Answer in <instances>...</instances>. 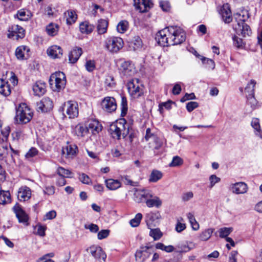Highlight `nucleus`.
Here are the masks:
<instances>
[{"mask_svg":"<svg viewBox=\"0 0 262 262\" xmlns=\"http://www.w3.org/2000/svg\"><path fill=\"white\" fill-rule=\"evenodd\" d=\"M155 39L161 46L180 45L185 41L186 34L180 27L169 26L159 31Z\"/></svg>","mask_w":262,"mask_h":262,"instance_id":"f257e3e1","label":"nucleus"},{"mask_svg":"<svg viewBox=\"0 0 262 262\" xmlns=\"http://www.w3.org/2000/svg\"><path fill=\"white\" fill-rule=\"evenodd\" d=\"M33 115L32 111L28 106L25 103H21L16 108L15 123L20 124H26L31 121Z\"/></svg>","mask_w":262,"mask_h":262,"instance_id":"f03ea898","label":"nucleus"},{"mask_svg":"<svg viewBox=\"0 0 262 262\" xmlns=\"http://www.w3.org/2000/svg\"><path fill=\"white\" fill-rule=\"evenodd\" d=\"M126 121H122L112 123L110 127L109 132L114 139H120L122 135L125 138L128 133V127L126 130Z\"/></svg>","mask_w":262,"mask_h":262,"instance_id":"7ed1b4c3","label":"nucleus"},{"mask_svg":"<svg viewBox=\"0 0 262 262\" xmlns=\"http://www.w3.org/2000/svg\"><path fill=\"white\" fill-rule=\"evenodd\" d=\"M234 18L237 21V24L234 27L236 33L241 34L243 37L250 36L251 34V30L250 27L245 23L246 18L244 15L237 13L234 15Z\"/></svg>","mask_w":262,"mask_h":262,"instance_id":"20e7f679","label":"nucleus"},{"mask_svg":"<svg viewBox=\"0 0 262 262\" xmlns=\"http://www.w3.org/2000/svg\"><path fill=\"white\" fill-rule=\"evenodd\" d=\"M55 83V91L59 92L61 90L65 88L66 84V77L65 74L62 72H56L51 75L49 79L50 85Z\"/></svg>","mask_w":262,"mask_h":262,"instance_id":"39448f33","label":"nucleus"},{"mask_svg":"<svg viewBox=\"0 0 262 262\" xmlns=\"http://www.w3.org/2000/svg\"><path fill=\"white\" fill-rule=\"evenodd\" d=\"M123 39L118 37H108L105 41V48L112 53H117L123 47Z\"/></svg>","mask_w":262,"mask_h":262,"instance_id":"423d86ee","label":"nucleus"},{"mask_svg":"<svg viewBox=\"0 0 262 262\" xmlns=\"http://www.w3.org/2000/svg\"><path fill=\"white\" fill-rule=\"evenodd\" d=\"M66 108V112L70 118H74L78 116L79 109L78 103L74 101H68L64 103L63 106L59 108V111H63Z\"/></svg>","mask_w":262,"mask_h":262,"instance_id":"0eeeda50","label":"nucleus"},{"mask_svg":"<svg viewBox=\"0 0 262 262\" xmlns=\"http://www.w3.org/2000/svg\"><path fill=\"white\" fill-rule=\"evenodd\" d=\"M101 106L105 112L112 113L117 109V103L116 100L112 97H105L101 101Z\"/></svg>","mask_w":262,"mask_h":262,"instance_id":"6e6552de","label":"nucleus"},{"mask_svg":"<svg viewBox=\"0 0 262 262\" xmlns=\"http://www.w3.org/2000/svg\"><path fill=\"white\" fill-rule=\"evenodd\" d=\"M119 70L122 76L126 77L132 76L135 73L134 65L130 61L122 62Z\"/></svg>","mask_w":262,"mask_h":262,"instance_id":"1a4fd4ad","label":"nucleus"},{"mask_svg":"<svg viewBox=\"0 0 262 262\" xmlns=\"http://www.w3.org/2000/svg\"><path fill=\"white\" fill-rule=\"evenodd\" d=\"M53 107L52 101L49 97L43 98L37 103V111L42 113L50 112Z\"/></svg>","mask_w":262,"mask_h":262,"instance_id":"9d476101","label":"nucleus"},{"mask_svg":"<svg viewBox=\"0 0 262 262\" xmlns=\"http://www.w3.org/2000/svg\"><path fill=\"white\" fill-rule=\"evenodd\" d=\"M134 5L136 10L144 13L152 7L153 3L151 0H134Z\"/></svg>","mask_w":262,"mask_h":262,"instance_id":"9b49d317","label":"nucleus"},{"mask_svg":"<svg viewBox=\"0 0 262 262\" xmlns=\"http://www.w3.org/2000/svg\"><path fill=\"white\" fill-rule=\"evenodd\" d=\"M13 210L19 223L26 224L28 222L29 217L19 204L16 203L13 206Z\"/></svg>","mask_w":262,"mask_h":262,"instance_id":"f8f14e48","label":"nucleus"},{"mask_svg":"<svg viewBox=\"0 0 262 262\" xmlns=\"http://www.w3.org/2000/svg\"><path fill=\"white\" fill-rule=\"evenodd\" d=\"M152 246H142L140 247L141 250H137L135 254V259L137 262H144L145 260L149 256L150 253L147 251L151 249Z\"/></svg>","mask_w":262,"mask_h":262,"instance_id":"ddd939ff","label":"nucleus"},{"mask_svg":"<svg viewBox=\"0 0 262 262\" xmlns=\"http://www.w3.org/2000/svg\"><path fill=\"white\" fill-rule=\"evenodd\" d=\"M85 124L90 133L94 135L98 134L102 129V125L96 119H90Z\"/></svg>","mask_w":262,"mask_h":262,"instance_id":"4468645a","label":"nucleus"},{"mask_svg":"<svg viewBox=\"0 0 262 262\" xmlns=\"http://www.w3.org/2000/svg\"><path fill=\"white\" fill-rule=\"evenodd\" d=\"M9 33L8 34L9 38H12L16 36V38H23L25 35V30L18 25H14L11 27V31L9 30Z\"/></svg>","mask_w":262,"mask_h":262,"instance_id":"2eb2a0df","label":"nucleus"},{"mask_svg":"<svg viewBox=\"0 0 262 262\" xmlns=\"http://www.w3.org/2000/svg\"><path fill=\"white\" fill-rule=\"evenodd\" d=\"M88 251L96 259L105 260L106 259V255L99 246H92L88 249Z\"/></svg>","mask_w":262,"mask_h":262,"instance_id":"dca6fc26","label":"nucleus"},{"mask_svg":"<svg viewBox=\"0 0 262 262\" xmlns=\"http://www.w3.org/2000/svg\"><path fill=\"white\" fill-rule=\"evenodd\" d=\"M161 218V215L159 211L155 212H150L145 216V222L148 229L156 227L155 222Z\"/></svg>","mask_w":262,"mask_h":262,"instance_id":"f3484780","label":"nucleus"},{"mask_svg":"<svg viewBox=\"0 0 262 262\" xmlns=\"http://www.w3.org/2000/svg\"><path fill=\"white\" fill-rule=\"evenodd\" d=\"M47 52L48 56L53 59L60 58L63 54L62 48L57 45H53L49 47Z\"/></svg>","mask_w":262,"mask_h":262,"instance_id":"a211bd4d","label":"nucleus"},{"mask_svg":"<svg viewBox=\"0 0 262 262\" xmlns=\"http://www.w3.org/2000/svg\"><path fill=\"white\" fill-rule=\"evenodd\" d=\"M221 13L223 21L229 24L232 20L231 11L228 4H224L221 9Z\"/></svg>","mask_w":262,"mask_h":262,"instance_id":"6ab92c4d","label":"nucleus"},{"mask_svg":"<svg viewBox=\"0 0 262 262\" xmlns=\"http://www.w3.org/2000/svg\"><path fill=\"white\" fill-rule=\"evenodd\" d=\"M31 195V189L26 186L21 187L18 191L17 198L20 201H25L29 200Z\"/></svg>","mask_w":262,"mask_h":262,"instance_id":"aec40b11","label":"nucleus"},{"mask_svg":"<svg viewBox=\"0 0 262 262\" xmlns=\"http://www.w3.org/2000/svg\"><path fill=\"white\" fill-rule=\"evenodd\" d=\"M33 91L34 95L41 96L46 92V83L42 81H37L33 86Z\"/></svg>","mask_w":262,"mask_h":262,"instance_id":"412c9836","label":"nucleus"},{"mask_svg":"<svg viewBox=\"0 0 262 262\" xmlns=\"http://www.w3.org/2000/svg\"><path fill=\"white\" fill-rule=\"evenodd\" d=\"M82 54V50L81 48L76 47L73 49L69 55V60L70 63H74L79 58Z\"/></svg>","mask_w":262,"mask_h":262,"instance_id":"4be33fe9","label":"nucleus"},{"mask_svg":"<svg viewBox=\"0 0 262 262\" xmlns=\"http://www.w3.org/2000/svg\"><path fill=\"white\" fill-rule=\"evenodd\" d=\"M232 191L236 194H243L247 191L248 187L244 182H237L233 185L231 187Z\"/></svg>","mask_w":262,"mask_h":262,"instance_id":"5701e85b","label":"nucleus"},{"mask_svg":"<svg viewBox=\"0 0 262 262\" xmlns=\"http://www.w3.org/2000/svg\"><path fill=\"white\" fill-rule=\"evenodd\" d=\"M108 26V21L101 18L97 21L96 25L97 31L100 35L106 33Z\"/></svg>","mask_w":262,"mask_h":262,"instance_id":"b1692460","label":"nucleus"},{"mask_svg":"<svg viewBox=\"0 0 262 262\" xmlns=\"http://www.w3.org/2000/svg\"><path fill=\"white\" fill-rule=\"evenodd\" d=\"M145 203L146 206L149 208L155 207L157 208H159L161 206L162 202L158 196H155L153 194V197L146 200Z\"/></svg>","mask_w":262,"mask_h":262,"instance_id":"393cba45","label":"nucleus"},{"mask_svg":"<svg viewBox=\"0 0 262 262\" xmlns=\"http://www.w3.org/2000/svg\"><path fill=\"white\" fill-rule=\"evenodd\" d=\"M66 18L67 24L71 25L75 23L77 19V15L74 10H69L64 13Z\"/></svg>","mask_w":262,"mask_h":262,"instance_id":"a878e982","label":"nucleus"},{"mask_svg":"<svg viewBox=\"0 0 262 262\" xmlns=\"http://www.w3.org/2000/svg\"><path fill=\"white\" fill-rule=\"evenodd\" d=\"M251 125L254 130L255 135L262 139V130L261 129L259 119L257 118H252Z\"/></svg>","mask_w":262,"mask_h":262,"instance_id":"bb28decb","label":"nucleus"},{"mask_svg":"<svg viewBox=\"0 0 262 262\" xmlns=\"http://www.w3.org/2000/svg\"><path fill=\"white\" fill-rule=\"evenodd\" d=\"M105 183L106 187L111 190H115L121 186V183L119 180L113 179L105 180Z\"/></svg>","mask_w":262,"mask_h":262,"instance_id":"cd10ccee","label":"nucleus"},{"mask_svg":"<svg viewBox=\"0 0 262 262\" xmlns=\"http://www.w3.org/2000/svg\"><path fill=\"white\" fill-rule=\"evenodd\" d=\"M0 94L5 97L8 96L11 94L10 85L4 80L0 79Z\"/></svg>","mask_w":262,"mask_h":262,"instance_id":"c85d7f7f","label":"nucleus"},{"mask_svg":"<svg viewBox=\"0 0 262 262\" xmlns=\"http://www.w3.org/2000/svg\"><path fill=\"white\" fill-rule=\"evenodd\" d=\"M75 132L77 136L79 137H84L90 133L86 124L84 125L78 124L76 125L75 127Z\"/></svg>","mask_w":262,"mask_h":262,"instance_id":"c756f323","label":"nucleus"},{"mask_svg":"<svg viewBox=\"0 0 262 262\" xmlns=\"http://www.w3.org/2000/svg\"><path fill=\"white\" fill-rule=\"evenodd\" d=\"M67 152V155L69 157H73L75 156L78 152L77 146L75 144H70L67 145L66 148H63L62 151Z\"/></svg>","mask_w":262,"mask_h":262,"instance_id":"7c9ffc66","label":"nucleus"},{"mask_svg":"<svg viewBox=\"0 0 262 262\" xmlns=\"http://www.w3.org/2000/svg\"><path fill=\"white\" fill-rule=\"evenodd\" d=\"M16 15L21 21H28L32 16L30 11L25 9L18 10Z\"/></svg>","mask_w":262,"mask_h":262,"instance_id":"2f4dec72","label":"nucleus"},{"mask_svg":"<svg viewBox=\"0 0 262 262\" xmlns=\"http://www.w3.org/2000/svg\"><path fill=\"white\" fill-rule=\"evenodd\" d=\"M46 32L51 36L56 35L58 32L59 26L55 23H51L46 26Z\"/></svg>","mask_w":262,"mask_h":262,"instance_id":"473e14b6","label":"nucleus"},{"mask_svg":"<svg viewBox=\"0 0 262 262\" xmlns=\"http://www.w3.org/2000/svg\"><path fill=\"white\" fill-rule=\"evenodd\" d=\"M94 28V26L89 24L88 21L82 22L79 25V30L82 33L90 34Z\"/></svg>","mask_w":262,"mask_h":262,"instance_id":"72a5a7b5","label":"nucleus"},{"mask_svg":"<svg viewBox=\"0 0 262 262\" xmlns=\"http://www.w3.org/2000/svg\"><path fill=\"white\" fill-rule=\"evenodd\" d=\"M11 202V195L9 191H4L1 189L0 204L5 205Z\"/></svg>","mask_w":262,"mask_h":262,"instance_id":"f704fd0d","label":"nucleus"},{"mask_svg":"<svg viewBox=\"0 0 262 262\" xmlns=\"http://www.w3.org/2000/svg\"><path fill=\"white\" fill-rule=\"evenodd\" d=\"M29 51V49L25 46H21L17 47L15 50V56L19 60H24L25 59L24 52L25 51Z\"/></svg>","mask_w":262,"mask_h":262,"instance_id":"c9c22d12","label":"nucleus"},{"mask_svg":"<svg viewBox=\"0 0 262 262\" xmlns=\"http://www.w3.org/2000/svg\"><path fill=\"white\" fill-rule=\"evenodd\" d=\"M129 28V23L126 20H122L119 22L117 26V30L120 33H124Z\"/></svg>","mask_w":262,"mask_h":262,"instance_id":"e433bc0d","label":"nucleus"},{"mask_svg":"<svg viewBox=\"0 0 262 262\" xmlns=\"http://www.w3.org/2000/svg\"><path fill=\"white\" fill-rule=\"evenodd\" d=\"M121 97V116L123 117L126 116L127 110H128V106H127V101L126 98L122 95Z\"/></svg>","mask_w":262,"mask_h":262,"instance_id":"4c0bfd02","label":"nucleus"},{"mask_svg":"<svg viewBox=\"0 0 262 262\" xmlns=\"http://www.w3.org/2000/svg\"><path fill=\"white\" fill-rule=\"evenodd\" d=\"M162 177V173L161 171L157 170L152 171L149 179L150 182H156L160 180Z\"/></svg>","mask_w":262,"mask_h":262,"instance_id":"58836bf2","label":"nucleus"},{"mask_svg":"<svg viewBox=\"0 0 262 262\" xmlns=\"http://www.w3.org/2000/svg\"><path fill=\"white\" fill-rule=\"evenodd\" d=\"M134 200L138 203L143 202V193L141 189L134 188Z\"/></svg>","mask_w":262,"mask_h":262,"instance_id":"ea45409f","label":"nucleus"},{"mask_svg":"<svg viewBox=\"0 0 262 262\" xmlns=\"http://www.w3.org/2000/svg\"><path fill=\"white\" fill-rule=\"evenodd\" d=\"M256 82L254 80H251L245 88V91L248 93L247 96L254 95V88Z\"/></svg>","mask_w":262,"mask_h":262,"instance_id":"a19ab883","label":"nucleus"},{"mask_svg":"<svg viewBox=\"0 0 262 262\" xmlns=\"http://www.w3.org/2000/svg\"><path fill=\"white\" fill-rule=\"evenodd\" d=\"M129 94L133 98L137 99L143 95V90L140 86H137V88L132 90Z\"/></svg>","mask_w":262,"mask_h":262,"instance_id":"79ce46f5","label":"nucleus"},{"mask_svg":"<svg viewBox=\"0 0 262 262\" xmlns=\"http://www.w3.org/2000/svg\"><path fill=\"white\" fill-rule=\"evenodd\" d=\"M8 146L4 143L0 144V160H4L9 154Z\"/></svg>","mask_w":262,"mask_h":262,"instance_id":"37998d69","label":"nucleus"},{"mask_svg":"<svg viewBox=\"0 0 262 262\" xmlns=\"http://www.w3.org/2000/svg\"><path fill=\"white\" fill-rule=\"evenodd\" d=\"M149 235L153 237L154 240H159L162 236V233L159 228L152 229L151 228Z\"/></svg>","mask_w":262,"mask_h":262,"instance_id":"c03bdc74","label":"nucleus"},{"mask_svg":"<svg viewBox=\"0 0 262 262\" xmlns=\"http://www.w3.org/2000/svg\"><path fill=\"white\" fill-rule=\"evenodd\" d=\"M155 247L156 249H160L161 250L166 251L167 252H171L174 250V247L172 245L165 246L162 243H158L156 244Z\"/></svg>","mask_w":262,"mask_h":262,"instance_id":"a18cd8bd","label":"nucleus"},{"mask_svg":"<svg viewBox=\"0 0 262 262\" xmlns=\"http://www.w3.org/2000/svg\"><path fill=\"white\" fill-rule=\"evenodd\" d=\"M104 83L105 86L109 89L114 88L116 86L115 79L114 77L112 75H107L106 76Z\"/></svg>","mask_w":262,"mask_h":262,"instance_id":"49530a36","label":"nucleus"},{"mask_svg":"<svg viewBox=\"0 0 262 262\" xmlns=\"http://www.w3.org/2000/svg\"><path fill=\"white\" fill-rule=\"evenodd\" d=\"M214 229L209 228L203 231L200 234V238L202 241H207L211 236Z\"/></svg>","mask_w":262,"mask_h":262,"instance_id":"de8ad7c7","label":"nucleus"},{"mask_svg":"<svg viewBox=\"0 0 262 262\" xmlns=\"http://www.w3.org/2000/svg\"><path fill=\"white\" fill-rule=\"evenodd\" d=\"M142 218V214L140 213H137L135 217L132 219L130 222V225L133 227H138L141 222V220Z\"/></svg>","mask_w":262,"mask_h":262,"instance_id":"09e8293b","label":"nucleus"},{"mask_svg":"<svg viewBox=\"0 0 262 262\" xmlns=\"http://www.w3.org/2000/svg\"><path fill=\"white\" fill-rule=\"evenodd\" d=\"M233 43L235 47L237 49H243L245 46L243 39L234 35L232 37Z\"/></svg>","mask_w":262,"mask_h":262,"instance_id":"8fccbe9b","label":"nucleus"},{"mask_svg":"<svg viewBox=\"0 0 262 262\" xmlns=\"http://www.w3.org/2000/svg\"><path fill=\"white\" fill-rule=\"evenodd\" d=\"M132 45H134V49H138L142 47L143 45L142 41L139 36H134L130 42Z\"/></svg>","mask_w":262,"mask_h":262,"instance_id":"3c124183","label":"nucleus"},{"mask_svg":"<svg viewBox=\"0 0 262 262\" xmlns=\"http://www.w3.org/2000/svg\"><path fill=\"white\" fill-rule=\"evenodd\" d=\"M187 217L191 225L192 229L195 231L198 230L199 229V224L196 221L193 215L191 213H188L187 214Z\"/></svg>","mask_w":262,"mask_h":262,"instance_id":"603ef678","label":"nucleus"},{"mask_svg":"<svg viewBox=\"0 0 262 262\" xmlns=\"http://www.w3.org/2000/svg\"><path fill=\"white\" fill-rule=\"evenodd\" d=\"M232 228L223 227L220 229L219 232L220 237L221 238L227 237L230 233L232 231Z\"/></svg>","mask_w":262,"mask_h":262,"instance_id":"864d4df0","label":"nucleus"},{"mask_svg":"<svg viewBox=\"0 0 262 262\" xmlns=\"http://www.w3.org/2000/svg\"><path fill=\"white\" fill-rule=\"evenodd\" d=\"M139 80L138 79L136 78L132 79L128 82L127 86L128 93L136 89L137 86H140L139 84Z\"/></svg>","mask_w":262,"mask_h":262,"instance_id":"5fc2aeb1","label":"nucleus"},{"mask_svg":"<svg viewBox=\"0 0 262 262\" xmlns=\"http://www.w3.org/2000/svg\"><path fill=\"white\" fill-rule=\"evenodd\" d=\"M201 60L203 64H206V68L211 69H213L215 68V63L213 60L204 57H202Z\"/></svg>","mask_w":262,"mask_h":262,"instance_id":"6e6d98bb","label":"nucleus"},{"mask_svg":"<svg viewBox=\"0 0 262 262\" xmlns=\"http://www.w3.org/2000/svg\"><path fill=\"white\" fill-rule=\"evenodd\" d=\"M247 103L250 105L252 110H254L257 107L258 102L254 97V95L247 96Z\"/></svg>","mask_w":262,"mask_h":262,"instance_id":"4d7b16f0","label":"nucleus"},{"mask_svg":"<svg viewBox=\"0 0 262 262\" xmlns=\"http://www.w3.org/2000/svg\"><path fill=\"white\" fill-rule=\"evenodd\" d=\"M183 163V159L179 156H174L172 158V160L169 164L170 167H176L181 165Z\"/></svg>","mask_w":262,"mask_h":262,"instance_id":"13d9d810","label":"nucleus"},{"mask_svg":"<svg viewBox=\"0 0 262 262\" xmlns=\"http://www.w3.org/2000/svg\"><path fill=\"white\" fill-rule=\"evenodd\" d=\"M57 173L60 177H69V176L71 174V172L69 170L66 169L62 167H59L58 168Z\"/></svg>","mask_w":262,"mask_h":262,"instance_id":"bf43d9fd","label":"nucleus"},{"mask_svg":"<svg viewBox=\"0 0 262 262\" xmlns=\"http://www.w3.org/2000/svg\"><path fill=\"white\" fill-rule=\"evenodd\" d=\"M38 154V150L35 147H31L29 151L26 154L25 157L27 159H30Z\"/></svg>","mask_w":262,"mask_h":262,"instance_id":"052dcab7","label":"nucleus"},{"mask_svg":"<svg viewBox=\"0 0 262 262\" xmlns=\"http://www.w3.org/2000/svg\"><path fill=\"white\" fill-rule=\"evenodd\" d=\"M141 191L143 193V202H145L146 200H149V198L153 197L152 192L148 189H141Z\"/></svg>","mask_w":262,"mask_h":262,"instance_id":"680f3d73","label":"nucleus"},{"mask_svg":"<svg viewBox=\"0 0 262 262\" xmlns=\"http://www.w3.org/2000/svg\"><path fill=\"white\" fill-rule=\"evenodd\" d=\"M160 7L162 10L164 12H168L170 9V5L167 1H160L159 2Z\"/></svg>","mask_w":262,"mask_h":262,"instance_id":"e2e57ef3","label":"nucleus"},{"mask_svg":"<svg viewBox=\"0 0 262 262\" xmlns=\"http://www.w3.org/2000/svg\"><path fill=\"white\" fill-rule=\"evenodd\" d=\"M36 227L37 228V231L36 234L40 236H44L46 235L45 231L47 229V227L46 226H42L40 224H38L36 225Z\"/></svg>","mask_w":262,"mask_h":262,"instance_id":"0e129e2a","label":"nucleus"},{"mask_svg":"<svg viewBox=\"0 0 262 262\" xmlns=\"http://www.w3.org/2000/svg\"><path fill=\"white\" fill-rule=\"evenodd\" d=\"M79 180L83 184L89 185L91 183V179L86 174L82 173L79 174Z\"/></svg>","mask_w":262,"mask_h":262,"instance_id":"69168bd1","label":"nucleus"},{"mask_svg":"<svg viewBox=\"0 0 262 262\" xmlns=\"http://www.w3.org/2000/svg\"><path fill=\"white\" fill-rule=\"evenodd\" d=\"M84 228L89 229L92 233H97L99 231V228L98 225L91 223L90 224H85L84 225Z\"/></svg>","mask_w":262,"mask_h":262,"instance_id":"338daca9","label":"nucleus"},{"mask_svg":"<svg viewBox=\"0 0 262 262\" xmlns=\"http://www.w3.org/2000/svg\"><path fill=\"white\" fill-rule=\"evenodd\" d=\"M110 232V231L108 229L101 230L98 232L97 237L100 240L105 238L109 235Z\"/></svg>","mask_w":262,"mask_h":262,"instance_id":"774afa93","label":"nucleus"}]
</instances>
